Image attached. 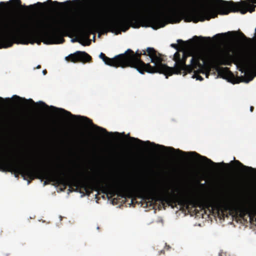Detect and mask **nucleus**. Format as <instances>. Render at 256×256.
Here are the masks:
<instances>
[{"mask_svg":"<svg viewBox=\"0 0 256 256\" xmlns=\"http://www.w3.org/2000/svg\"><path fill=\"white\" fill-rule=\"evenodd\" d=\"M100 58L105 64L116 68L131 67L136 68L139 72L144 74L148 73H160L164 74L166 78L173 74L184 75L194 70V78L202 80L203 78L200 73L205 74L208 78V74L205 73L202 68L200 61L202 60L200 54L192 56L189 52H182L181 58L180 54L176 52L174 56L175 64L174 67H170L162 63L161 54L152 48H148L142 52L138 50L135 53L128 49L124 54L115 56L114 58L106 56L104 54H100Z\"/></svg>","mask_w":256,"mask_h":256,"instance_id":"obj_1","label":"nucleus"},{"mask_svg":"<svg viewBox=\"0 0 256 256\" xmlns=\"http://www.w3.org/2000/svg\"><path fill=\"white\" fill-rule=\"evenodd\" d=\"M0 170L3 171H14L30 180L36 178L45 179L46 180L44 182V185L47 184L48 181L64 186H73L76 189L82 188L87 194H90L92 190H100L104 194L110 195L111 196L118 194L122 198H132L134 192H136L146 201V184L132 188H126L118 182L105 184L98 180L92 182L90 177L88 176L80 178L56 169L40 168L26 164L22 160H14L2 157H0Z\"/></svg>","mask_w":256,"mask_h":256,"instance_id":"obj_2","label":"nucleus"},{"mask_svg":"<svg viewBox=\"0 0 256 256\" xmlns=\"http://www.w3.org/2000/svg\"><path fill=\"white\" fill-rule=\"evenodd\" d=\"M61 35V19L54 21V24L38 21L34 24L18 22L16 20H5L0 25V48L12 46L14 42L40 44L61 43L56 41L58 35Z\"/></svg>","mask_w":256,"mask_h":256,"instance_id":"obj_3","label":"nucleus"},{"mask_svg":"<svg viewBox=\"0 0 256 256\" xmlns=\"http://www.w3.org/2000/svg\"><path fill=\"white\" fill-rule=\"evenodd\" d=\"M206 2L214 3L217 7L216 10L202 7L186 10L184 8L181 0H164V11L162 14L176 23L180 22L182 20H184L186 22L197 23L215 18L218 14L224 15L228 14L230 12H240L242 14L248 12H252L255 10L254 4H256V0H242L238 2L222 0H206Z\"/></svg>","mask_w":256,"mask_h":256,"instance_id":"obj_4","label":"nucleus"},{"mask_svg":"<svg viewBox=\"0 0 256 256\" xmlns=\"http://www.w3.org/2000/svg\"><path fill=\"white\" fill-rule=\"evenodd\" d=\"M239 38L243 46V52L234 57L228 51H221L212 58L216 65L230 64L232 58L238 68L244 74L240 76V82H248L256 76V28L252 38H247L239 32Z\"/></svg>","mask_w":256,"mask_h":256,"instance_id":"obj_5","label":"nucleus"},{"mask_svg":"<svg viewBox=\"0 0 256 256\" xmlns=\"http://www.w3.org/2000/svg\"><path fill=\"white\" fill-rule=\"evenodd\" d=\"M231 163H234L233 161ZM236 164L238 171L239 179L241 184L248 188H252L253 189V211L250 212L247 208L237 200L230 197H228L222 202H217L215 207L218 210V214H221L223 216L226 213L229 212L230 214H239L240 217L244 220L248 218L250 224H255L256 222V168L244 165L238 160H235Z\"/></svg>","mask_w":256,"mask_h":256,"instance_id":"obj_6","label":"nucleus"},{"mask_svg":"<svg viewBox=\"0 0 256 256\" xmlns=\"http://www.w3.org/2000/svg\"><path fill=\"white\" fill-rule=\"evenodd\" d=\"M129 140L132 142H133V143L137 142V143L142 144H146L148 145L152 146H154L157 148H160L162 150H168L170 152H172L174 153H176L178 154H179L182 156H194L196 158H200L202 160H204L208 164H212V165L218 164L213 162L211 160L207 158L206 157L204 156H202L195 152H185L182 151V150H180V149H174L172 147H166V146H165L162 145L156 144L154 142H151L148 140L146 141V142H144L138 138H135L134 137H130Z\"/></svg>","mask_w":256,"mask_h":256,"instance_id":"obj_7","label":"nucleus"},{"mask_svg":"<svg viewBox=\"0 0 256 256\" xmlns=\"http://www.w3.org/2000/svg\"><path fill=\"white\" fill-rule=\"evenodd\" d=\"M92 57L85 52L77 51L66 58L67 61L72 62H82L86 63L92 60Z\"/></svg>","mask_w":256,"mask_h":256,"instance_id":"obj_8","label":"nucleus"},{"mask_svg":"<svg viewBox=\"0 0 256 256\" xmlns=\"http://www.w3.org/2000/svg\"><path fill=\"white\" fill-rule=\"evenodd\" d=\"M50 108L52 110H60L62 113H63L64 114L65 116H70V117H72V118L78 117L80 119L84 120L86 121V122H87L88 124H92L94 126L96 127V128L100 130V132L104 134H112V132L109 133L108 132L107 130H106V129L94 124L92 123V120H91L90 119L86 117L83 116H76L75 115H73L70 112L67 111L63 108H58L56 107H54V106H50Z\"/></svg>","mask_w":256,"mask_h":256,"instance_id":"obj_9","label":"nucleus"},{"mask_svg":"<svg viewBox=\"0 0 256 256\" xmlns=\"http://www.w3.org/2000/svg\"><path fill=\"white\" fill-rule=\"evenodd\" d=\"M203 39H208L209 40H211V38L210 37H202V36H194L192 40H190L189 41L184 42L182 40H178L177 42L178 44H182V46L183 48H187L190 46V45H191V42L192 40H194L196 42H197L199 40H203Z\"/></svg>","mask_w":256,"mask_h":256,"instance_id":"obj_10","label":"nucleus"},{"mask_svg":"<svg viewBox=\"0 0 256 256\" xmlns=\"http://www.w3.org/2000/svg\"><path fill=\"white\" fill-rule=\"evenodd\" d=\"M12 98L16 100V101H20L23 100L25 102H29L30 103H31L32 104H36V105H40L41 106L46 108H48L49 106L44 102L40 101L36 103L32 99H29L26 100L24 98H22L18 96L14 95L13 96Z\"/></svg>","mask_w":256,"mask_h":256,"instance_id":"obj_11","label":"nucleus"},{"mask_svg":"<svg viewBox=\"0 0 256 256\" xmlns=\"http://www.w3.org/2000/svg\"><path fill=\"white\" fill-rule=\"evenodd\" d=\"M46 3L50 4H56V6L62 4V3L59 2L57 1L52 2V0H48L46 2H44V3H42L40 2H38L36 4L38 6H42L43 5H46Z\"/></svg>","mask_w":256,"mask_h":256,"instance_id":"obj_12","label":"nucleus"},{"mask_svg":"<svg viewBox=\"0 0 256 256\" xmlns=\"http://www.w3.org/2000/svg\"><path fill=\"white\" fill-rule=\"evenodd\" d=\"M220 74H224L226 75L230 74L233 77L234 76L233 74L229 70L228 68H222V70L219 72Z\"/></svg>","mask_w":256,"mask_h":256,"instance_id":"obj_13","label":"nucleus"},{"mask_svg":"<svg viewBox=\"0 0 256 256\" xmlns=\"http://www.w3.org/2000/svg\"><path fill=\"white\" fill-rule=\"evenodd\" d=\"M226 34H216L214 36V38H216L217 40L220 41L222 38V36Z\"/></svg>","mask_w":256,"mask_h":256,"instance_id":"obj_14","label":"nucleus"},{"mask_svg":"<svg viewBox=\"0 0 256 256\" xmlns=\"http://www.w3.org/2000/svg\"><path fill=\"white\" fill-rule=\"evenodd\" d=\"M10 3L14 4L16 5H20L21 4V1L20 0H12L10 1Z\"/></svg>","mask_w":256,"mask_h":256,"instance_id":"obj_15","label":"nucleus"},{"mask_svg":"<svg viewBox=\"0 0 256 256\" xmlns=\"http://www.w3.org/2000/svg\"><path fill=\"white\" fill-rule=\"evenodd\" d=\"M170 46L176 50H178V46L177 44H170Z\"/></svg>","mask_w":256,"mask_h":256,"instance_id":"obj_16","label":"nucleus"},{"mask_svg":"<svg viewBox=\"0 0 256 256\" xmlns=\"http://www.w3.org/2000/svg\"><path fill=\"white\" fill-rule=\"evenodd\" d=\"M4 100L2 98V97H0V102H4ZM5 100L7 101V102H10V98H6L5 99Z\"/></svg>","mask_w":256,"mask_h":256,"instance_id":"obj_17","label":"nucleus"},{"mask_svg":"<svg viewBox=\"0 0 256 256\" xmlns=\"http://www.w3.org/2000/svg\"><path fill=\"white\" fill-rule=\"evenodd\" d=\"M206 205L207 206H212V204H211V203L210 202H207L206 203Z\"/></svg>","mask_w":256,"mask_h":256,"instance_id":"obj_18","label":"nucleus"},{"mask_svg":"<svg viewBox=\"0 0 256 256\" xmlns=\"http://www.w3.org/2000/svg\"><path fill=\"white\" fill-rule=\"evenodd\" d=\"M254 107L253 106H251L250 107V111L251 112H252L254 111Z\"/></svg>","mask_w":256,"mask_h":256,"instance_id":"obj_19","label":"nucleus"},{"mask_svg":"<svg viewBox=\"0 0 256 256\" xmlns=\"http://www.w3.org/2000/svg\"><path fill=\"white\" fill-rule=\"evenodd\" d=\"M161 254H164V250H161L160 252H159L158 254L160 255Z\"/></svg>","mask_w":256,"mask_h":256,"instance_id":"obj_20","label":"nucleus"},{"mask_svg":"<svg viewBox=\"0 0 256 256\" xmlns=\"http://www.w3.org/2000/svg\"><path fill=\"white\" fill-rule=\"evenodd\" d=\"M42 73L44 74V75L46 74L47 73L46 70H43Z\"/></svg>","mask_w":256,"mask_h":256,"instance_id":"obj_21","label":"nucleus"},{"mask_svg":"<svg viewBox=\"0 0 256 256\" xmlns=\"http://www.w3.org/2000/svg\"><path fill=\"white\" fill-rule=\"evenodd\" d=\"M240 81H236L235 80H234L233 81H232V82L233 83V84H236V83H238Z\"/></svg>","mask_w":256,"mask_h":256,"instance_id":"obj_22","label":"nucleus"},{"mask_svg":"<svg viewBox=\"0 0 256 256\" xmlns=\"http://www.w3.org/2000/svg\"><path fill=\"white\" fill-rule=\"evenodd\" d=\"M224 164L226 167H230V164H225V163H222Z\"/></svg>","mask_w":256,"mask_h":256,"instance_id":"obj_23","label":"nucleus"},{"mask_svg":"<svg viewBox=\"0 0 256 256\" xmlns=\"http://www.w3.org/2000/svg\"><path fill=\"white\" fill-rule=\"evenodd\" d=\"M3 233V230L2 229L0 228V236H2Z\"/></svg>","mask_w":256,"mask_h":256,"instance_id":"obj_24","label":"nucleus"},{"mask_svg":"<svg viewBox=\"0 0 256 256\" xmlns=\"http://www.w3.org/2000/svg\"><path fill=\"white\" fill-rule=\"evenodd\" d=\"M72 42L77 41V42H80V40H72Z\"/></svg>","mask_w":256,"mask_h":256,"instance_id":"obj_25","label":"nucleus"},{"mask_svg":"<svg viewBox=\"0 0 256 256\" xmlns=\"http://www.w3.org/2000/svg\"><path fill=\"white\" fill-rule=\"evenodd\" d=\"M41 68V66L40 65L36 67L37 68Z\"/></svg>","mask_w":256,"mask_h":256,"instance_id":"obj_26","label":"nucleus"},{"mask_svg":"<svg viewBox=\"0 0 256 256\" xmlns=\"http://www.w3.org/2000/svg\"><path fill=\"white\" fill-rule=\"evenodd\" d=\"M0 4L1 5H4V2H1L0 3Z\"/></svg>","mask_w":256,"mask_h":256,"instance_id":"obj_27","label":"nucleus"},{"mask_svg":"<svg viewBox=\"0 0 256 256\" xmlns=\"http://www.w3.org/2000/svg\"><path fill=\"white\" fill-rule=\"evenodd\" d=\"M90 40H89V42H88V44H87V45H90Z\"/></svg>","mask_w":256,"mask_h":256,"instance_id":"obj_28","label":"nucleus"},{"mask_svg":"<svg viewBox=\"0 0 256 256\" xmlns=\"http://www.w3.org/2000/svg\"><path fill=\"white\" fill-rule=\"evenodd\" d=\"M66 2H70V1H67Z\"/></svg>","mask_w":256,"mask_h":256,"instance_id":"obj_29","label":"nucleus"},{"mask_svg":"<svg viewBox=\"0 0 256 256\" xmlns=\"http://www.w3.org/2000/svg\"><path fill=\"white\" fill-rule=\"evenodd\" d=\"M35 6V4H34L33 6Z\"/></svg>","mask_w":256,"mask_h":256,"instance_id":"obj_30","label":"nucleus"}]
</instances>
